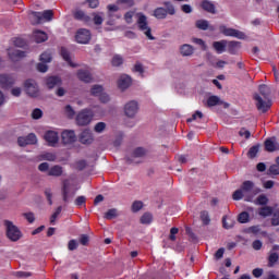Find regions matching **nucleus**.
<instances>
[{"mask_svg": "<svg viewBox=\"0 0 279 279\" xmlns=\"http://www.w3.org/2000/svg\"><path fill=\"white\" fill-rule=\"evenodd\" d=\"M4 226L7 229V238L13 242L20 241L21 236H23L21 229L10 220H4Z\"/></svg>", "mask_w": 279, "mask_h": 279, "instance_id": "obj_1", "label": "nucleus"}, {"mask_svg": "<svg viewBox=\"0 0 279 279\" xmlns=\"http://www.w3.org/2000/svg\"><path fill=\"white\" fill-rule=\"evenodd\" d=\"M253 99L255 101V106L258 112H263L265 114V112H268L271 109V106H272L271 98H263L258 96V93H255L253 95Z\"/></svg>", "mask_w": 279, "mask_h": 279, "instance_id": "obj_2", "label": "nucleus"}, {"mask_svg": "<svg viewBox=\"0 0 279 279\" xmlns=\"http://www.w3.org/2000/svg\"><path fill=\"white\" fill-rule=\"evenodd\" d=\"M137 26L140 32H143V34H145L148 40H156V37L151 35V27H149V24H147V16L145 14L143 13L138 14Z\"/></svg>", "mask_w": 279, "mask_h": 279, "instance_id": "obj_3", "label": "nucleus"}, {"mask_svg": "<svg viewBox=\"0 0 279 279\" xmlns=\"http://www.w3.org/2000/svg\"><path fill=\"white\" fill-rule=\"evenodd\" d=\"M165 5L167 9L165 8H157L154 10V16L156 19L162 20V19H167V14H175V8L173 7V4H171V2H165Z\"/></svg>", "mask_w": 279, "mask_h": 279, "instance_id": "obj_4", "label": "nucleus"}, {"mask_svg": "<svg viewBox=\"0 0 279 279\" xmlns=\"http://www.w3.org/2000/svg\"><path fill=\"white\" fill-rule=\"evenodd\" d=\"M93 121V111L90 109H83L76 116L77 125L84 126L88 125Z\"/></svg>", "mask_w": 279, "mask_h": 279, "instance_id": "obj_5", "label": "nucleus"}, {"mask_svg": "<svg viewBox=\"0 0 279 279\" xmlns=\"http://www.w3.org/2000/svg\"><path fill=\"white\" fill-rule=\"evenodd\" d=\"M32 16L34 19V23L37 25L43 23V21H51L53 19V11L46 10L44 12H32Z\"/></svg>", "mask_w": 279, "mask_h": 279, "instance_id": "obj_6", "label": "nucleus"}, {"mask_svg": "<svg viewBox=\"0 0 279 279\" xmlns=\"http://www.w3.org/2000/svg\"><path fill=\"white\" fill-rule=\"evenodd\" d=\"M220 32L223 36H231L232 38H238L239 40H245V33L235 29V28H228L225 25L220 26Z\"/></svg>", "mask_w": 279, "mask_h": 279, "instance_id": "obj_7", "label": "nucleus"}, {"mask_svg": "<svg viewBox=\"0 0 279 279\" xmlns=\"http://www.w3.org/2000/svg\"><path fill=\"white\" fill-rule=\"evenodd\" d=\"M38 143V137H36V134L29 133L26 136H20L17 137V145L20 147H27V145H36Z\"/></svg>", "mask_w": 279, "mask_h": 279, "instance_id": "obj_8", "label": "nucleus"}, {"mask_svg": "<svg viewBox=\"0 0 279 279\" xmlns=\"http://www.w3.org/2000/svg\"><path fill=\"white\" fill-rule=\"evenodd\" d=\"M75 39L80 45H88V43H90V31L86 28H80L76 32Z\"/></svg>", "mask_w": 279, "mask_h": 279, "instance_id": "obj_9", "label": "nucleus"}, {"mask_svg": "<svg viewBox=\"0 0 279 279\" xmlns=\"http://www.w3.org/2000/svg\"><path fill=\"white\" fill-rule=\"evenodd\" d=\"M24 88L29 97H38V84L36 81L28 78L24 83Z\"/></svg>", "mask_w": 279, "mask_h": 279, "instance_id": "obj_10", "label": "nucleus"}, {"mask_svg": "<svg viewBox=\"0 0 279 279\" xmlns=\"http://www.w3.org/2000/svg\"><path fill=\"white\" fill-rule=\"evenodd\" d=\"M138 112V102L135 100L129 101L124 106V114L129 117L130 119H134L136 117V113Z\"/></svg>", "mask_w": 279, "mask_h": 279, "instance_id": "obj_11", "label": "nucleus"}, {"mask_svg": "<svg viewBox=\"0 0 279 279\" xmlns=\"http://www.w3.org/2000/svg\"><path fill=\"white\" fill-rule=\"evenodd\" d=\"M279 260V245L275 244L268 253V267H276Z\"/></svg>", "mask_w": 279, "mask_h": 279, "instance_id": "obj_12", "label": "nucleus"}, {"mask_svg": "<svg viewBox=\"0 0 279 279\" xmlns=\"http://www.w3.org/2000/svg\"><path fill=\"white\" fill-rule=\"evenodd\" d=\"M16 84V78L9 74H2L0 75V86L1 88H4L8 90V88H12Z\"/></svg>", "mask_w": 279, "mask_h": 279, "instance_id": "obj_13", "label": "nucleus"}, {"mask_svg": "<svg viewBox=\"0 0 279 279\" xmlns=\"http://www.w3.org/2000/svg\"><path fill=\"white\" fill-rule=\"evenodd\" d=\"M265 150L272 154V151H279V143L276 136L269 137L264 142Z\"/></svg>", "mask_w": 279, "mask_h": 279, "instance_id": "obj_14", "label": "nucleus"}, {"mask_svg": "<svg viewBox=\"0 0 279 279\" xmlns=\"http://www.w3.org/2000/svg\"><path fill=\"white\" fill-rule=\"evenodd\" d=\"M61 141H62L63 145H72V143H75V141H77L75 131H73V130L63 131L61 134Z\"/></svg>", "mask_w": 279, "mask_h": 279, "instance_id": "obj_15", "label": "nucleus"}, {"mask_svg": "<svg viewBox=\"0 0 279 279\" xmlns=\"http://www.w3.org/2000/svg\"><path fill=\"white\" fill-rule=\"evenodd\" d=\"M44 138L50 147H56V145H58L59 137L58 132L56 131H47Z\"/></svg>", "mask_w": 279, "mask_h": 279, "instance_id": "obj_16", "label": "nucleus"}, {"mask_svg": "<svg viewBox=\"0 0 279 279\" xmlns=\"http://www.w3.org/2000/svg\"><path fill=\"white\" fill-rule=\"evenodd\" d=\"M207 106L208 108H213L215 106H223V108H230V104L221 100L219 96H210L207 99Z\"/></svg>", "mask_w": 279, "mask_h": 279, "instance_id": "obj_17", "label": "nucleus"}, {"mask_svg": "<svg viewBox=\"0 0 279 279\" xmlns=\"http://www.w3.org/2000/svg\"><path fill=\"white\" fill-rule=\"evenodd\" d=\"M78 141L82 145H90L94 141L93 132L90 130H84L78 136Z\"/></svg>", "mask_w": 279, "mask_h": 279, "instance_id": "obj_18", "label": "nucleus"}, {"mask_svg": "<svg viewBox=\"0 0 279 279\" xmlns=\"http://www.w3.org/2000/svg\"><path fill=\"white\" fill-rule=\"evenodd\" d=\"M131 85L132 77L126 74L120 76V78L118 80V88H120V90H126V88H130Z\"/></svg>", "mask_w": 279, "mask_h": 279, "instance_id": "obj_19", "label": "nucleus"}, {"mask_svg": "<svg viewBox=\"0 0 279 279\" xmlns=\"http://www.w3.org/2000/svg\"><path fill=\"white\" fill-rule=\"evenodd\" d=\"M62 85V78L60 76H48L46 77V86L47 88H56V86Z\"/></svg>", "mask_w": 279, "mask_h": 279, "instance_id": "obj_20", "label": "nucleus"}, {"mask_svg": "<svg viewBox=\"0 0 279 279\" xmlns=\"http://www.w3.org/2000/svg\"><path fill=\"white\" fill-rule=\"evenodd\" d=\"M239 49H241V41H227V51L231 53V56H236Z\"/></svg>", "mask_w": 279, "mask_h": 279, "instance_id": "obj_21", "label": "nucleus"}, {"mask_svg": "<svg viewBox=\"0 0 279 279\" xmlns=\"http://www.w3.org/2000/svg\"><path fill=\"white\" fill-rule=\"evenodd\" d=\"M60 53L63 60L68 62L69 66H71L72 69H77V63H73V61L71 60V52H69L65 47H61Z\"/></svg>", "mask_w": 279, "mask_h": 279, "instance_id": "obj_22", "label": "nucleus"}, {"mask_svg": "<svg viewBox=\"0 0 279 279\" xmlns=\"http://www.w3.org/2000/svg\"><path fill=\"white\" fill-rule=\"evenodd\" d=\"M202 9L209 14H217V8L210 0H203L201 3Z\"/></svg>", "mask_w": 279, "mask_h": 279, "instance_id": "obj_23", "label": "nucleus"}, {"mask_svg": "<svg viewBox=\"0 0 279 279\" xmlns=\"http://www.w3.org/2000/svg\"><path fill=\"white\" fill-rule=\"evenodd\" d=\"M233 199L235 202H239V199H243V197H245V202H252V199H254V196L253 195H247L245 194V192L240 189V190H236L233 195H232Z\"/></svg>", "mask_w": 279, "mask_h": 279, "instance_id": "obj_24", "label": "nucleus"}, {"mask_svg": "<svg viewBox=\"0 0 279 279\" xmlns=\"http://www.w3.org/2000/svg\"><path fill=\"white\" fill-rule=\"evenodd\" d=\"M258 96L264 99H271V87L267 86L266 84H262L258 86Z\"/></svg>", "mask_w": 279, "mask_h": 279, "instance_id": "obj_25", "label": "nucleus"}, {"mask_svg": "<svg viewBox=\"0 0 279 279\" xmlns=\"http://www.w3.org/2000/svg\"><path fill=\"white\" fill-rule=\"evenodd\" d=\"M77 77L81 82H85V84H90V82H93V75L86 70H78Z\"/></svg>", "mask_w": 279, "mask_h": 279, "instance_id": "obj_26", "label": "nucleus"}, {"mask_svg": "<svg viewBox=\"0 0 279 279\" xmlns=\"http://www.w3.org/2000/svg\"><path fill=\"white\" fill-rule=\"evenodd\" d=\"M33 36H34L35 43L37 44L47 43V40H49V36H47V33L43 31H35L33 33Z\"/></svg>", "mask_w": 279, "mask_h": 279, "instance_id": "obj_27", "label": "nucleus"}, {"mask_svg": "<svg viewBox=\"0 0 279 279\" xmlns=\"http://www.w3.org/2000/svg\"><path fill=\"white\" fill-rule=\"evenodd\" d=\"M180 53H181V56L189 58V57L193 56V53H195V48L189 44H184L180 48Z\"/></svg>", "mask_w": 279, "mask_h": 279, "instance_id": "obj_28", "label": "nucleus"}, {"mask_svg": "<svg viewBox=\"0 0 279 279\" xmlns=\"http://www.w3.org/2000/svg\"><path fill=\"white\" fill-rule=\"evenodd\" d=\"M213 47L217 53H223V51H226V47H228V40L222 39L220 41H214Z\"/></svg>", "mask_w": 279, "mask_h": 279, "instance_id": "obj_29", "label": "nucleus"}, {"mask_svg": "<svg viewBox=\"0 0 279 279\" xmlns=\"http://www.w3.org/2000/svg\"><path fill=\"white\" fill-rule=\"evenodd\" d=\"M62 173H64V170L61 166H58V165L51 167L48 171V175H51L53 178H60Z\"/></svg>", "mask_w": 279, "mask_h": 279, "instance_id": "obj_30", "label": "nucleus"}, {"mask_svg": "<svg viewBox=\"0 0 279 279\" xmlns=\"http://www.w3.org/2000/svg\"><path fill=\"white\" fill-rule=\"evenodd\" d=\"M9 58L13 62H16L17 60H21V58H25V51L23 50L9 51Z\"/></svg>", "mask_w": 279, "mask_h": 279, "instance_id": "obj_31", "label": "nucleus"}, {"mask_svg": "<svg viewBox=\"0 0 279 279\" xmlns=\"http://www.w3.org/2000/svg\"><path fill=\"white\" fill-rule=\"evenodd\" d=\"M75 21H83V23H90V16L86 15V13L82 10H78L74 13Z\"/></svg>", "mask_w": 279, "mask_h": 279, "instance_id": "obj_32", "label": "nucleus"}, {"mask_svg": "<svg viewBox=\"0 0 279 279\" xmlns=\"http://www.w3.org/2000/svg\"><path fill=\"white\" fill-rule=\"evenodd\" d=\"M235 223L236 221H234V219L228 218V216L222 217V227L225 228V230H230L234 228Z\"/></svg>", "mask_w": 279, "mask_h": 279, "instance_id": "obj_33", "label": "nucleus"}, {"mask_svg": "<svg viewBox=\"0 0 279 279\" xmlns=\"http://www.w3.org/2000/svg\"><path fill=\"white\" fill-rule=\"evenodd\" d=\"M195 25L197 29H202L203 32H206V29H213V26H210L207 20H197Z\"/></svg>", "mask_w": 279, "mask_h": 279, "instance_id": "obj_34", "label": "nucleus"}, {"mask_svg": "<svg viewBox=\"0 0 279 279\" xmlns=\"http://www.w3.org/2000/svg\"><path fill=\"white\" fill-rule=\"evenodd\" d=\"M242 192H244V195H247V193H252L254 191V182L252 181H244L241 186Z\"/></svg>", "mask_w": 279, "mask_h": 279, "instance_id": "obj_35", "label": "nucleus"}, {"mask_svg": "<svg viewBox=\"0 0 279 279\" xmlns=\"http://www.w3.org/2000/svg\"><path fill=\"white\" fill-rule=\"evenodd\" d=\"M147 156V149L137 147L132 153V158H145Z\"/></svg>", "mask_w": 279, "mask_h": 279, "instance_id": "obj_36", "label": "nucleus"}, {"mask_svg": "<svg viewBox=\"0 0 279 279\" xmlns=\"http://www.w3.org/2000/svg\"><path fill=\"white\" fill-rule=\"evenodd\" d=\"M259 151H260V144H256L248 149L247 156L248 158H251V160H254V158H256Z\"/></svg>", "mask_w": 279, "mask_h": 279, "instance_id": "obj_37", "label": "nucleus"}, {"mask_svg": "<svg viewBox=\"0 0 279 279\" xmlns=\"http://www.w3.org/2000/svg\"><path fill=\"white\" fill-rule=\"evenodd\" d=\"M101 94H104V86L101 85H94L90 89V95L93 97H99Z\"/></svg>", "mask_w": 279, "mask_h": 279, "instance_id": "obj_38", "label": "nucleus"}, {"mask_svg": "<svg viewBox=\"0 0 279 279\" xmlns=\"http://www.w3.org/2000/svg\"><path fill=\"white\" fill-rule=\"evenodd\" d=\"M255 204H257L258 206H267V204H269V198H267V195L260 194L256 198Z\"/></svg>", "mask_w": 279, "mask_h": 279, "instance_id": "obj_39", "label": "nucleus"}, {"mask_svg": "<svg viewBox=\"0 0 279 279\" xmlns=\"http://www.w3.org/2000/svg\"><path fill=\"white\" fill-rule=\"evenodd\" d=\"M201 221L203 222V226L210 225V215L208 214V211H201Z\"/></svg>", "mask_w": 279, "mask_h": 279, "instance_id": "obj_40", "label": "nucleus"}, {"mask_svg": "<svg viewBox=\"0 0 279 279\" xmlns=\"http://www.w3.org/2000/svg\"><path fill=\"white\" fill-rule=\"evenodd\" d=\"M260 217H270V215H274V209L269 206L262 207L259 210Z\"/></svg>", "mask_w": 279, "mask_h": 279, "instance_id": "obj_41", "label": "nucleus"}, {"mask_svg": "<svg viewBox=\"0 0 279 279\" xmlns=\"http://www.w3.org/2000/svg\"><path fill=\"white\" fill-rule=\"evenodd\" d=\"M238 221H239V223H248V221H250V214L247 211H242L238 216Z\"/></svg>", "mask_w": 279, "mask_h": 279, "instance_id": "obj_42", "label": "nucleus"}, {"mask_svg": "<svg viewBox=\"0 0 279 279\" xmlns=\"http://www.w3.org/2000/svg\"><path fill=\"white\" fill-rule=\"evenodd\" d=\"M154 217L151 216V214L149 213H145L142 217H141V223L143 225H149L151 223Z\"/></svg>", "mask_w": 279, "mask_h": 279, "instance_id": "obj_43", "label": "nucleus"}, {"mask_svg": "<svg viewBox=\"0 0 279 279\" xmlns=\"http://www.w3.org/2000/svg\"><path fill=\"white\" fill-rule=\"evenodd\" d=\"M112 66H121L123 64V57L116 54L111 60Z\"/></svg>", "mask_w": 279, "mask_h": 279, "instance_id": "obj_44", "label": "nucleus"}, {"mask_svg": "<svg viewBox=\"0 0 279 279\" xmlns=\"http://www.w3.org/2000/svg\"><path fill=\"white\" fill-rule=\"evenodd\" d=\"M62 197H63V202H69V183L63 182V186H62Z\"/></svg>", "mask_w": 279, "mask_h": 279, "instance_id": "obj_45", "label": "nucleus"}, {"mask_svg": "<svg viewBox=\"0 0 279 279\" xmlns=\"http://www.w3.org/2000/svg\"><path fill=\"white\" fill-rule=\"evenodd\" d=\"M142 209H143V202L141 201L133 202L131 207L132 213H138Z\"/></svg>", "mask_w": 279, "mask_h": 279, "instance_id": "obj_46", "label": "nucleus"}, {"mask_svg": "<svg viewBox=\"0 0 279 279\" xmlns=\"http://www.w3.org/2000/svg\"><path fill=\"white\" fill-rule=\"evenodd\" d=\"M267 175H279V166L278 165H271L269 169L267 170Z\"/></svg>", "mask_w": 279, "mask_h": 279, "instance_id": "obj_47", "label": "nucleus"}, {"mask_svg": "<svg viewBox=\"0 0 279 279\" xmlns=\"http://www.w3.org/2000/svg\"><path fill=\"white\" fill-rule=\"evenodd\" d=\"M60 213H62V206H59L56 211L51 215L50 217V223L53 226V223H56V220L58 219V217L60 216Z\"/></svg>", "mask_w": 279, "mask_h": 279, "instance_id": "obj_48", "label": "nucleus"}, {"mask_svg": "<svg viewBox=\"0 0 279 279\" xmlns=\"http://www.w3.org/2000/svg\"><path fill=\"white\" fill-rule=\"evenodd\" d=\"M13 44L15 47H20L23 48L25 47V45H27V43L25 41V39L21 38V37H16L13 39Z\"/></svg>", "mask_w": 279, "mask_h": 279, "instance_id": "obj_49", "label": "nucleus"}, {"mask_svg": "<svg viewBox=\"0 0 279 279\" xmlns=\"http://www.w3.org/2000/svg\"><path fill=\"white\" fill-rule=\"evenodd\" d=\"M23 217H24V219H26V221H28V223H34V221H36V216H34V213H32V211L24 213Z\"/></svg>", "mask_w": 279, "mask_h": 279, "instance_id": "obj_50", "label": "nucleus"}, {"mask_svg": "<svg viewBox=\"0 0 279 279\" xmlns=\"http://www.w3.org/2000/svg\"><path fill=\"white\" fill-rule=\"evenodd\" d=\"M40 62H51V52H47L45 51L44 53L40 54V58H39Z\"/></svg>", "mask_w": 279, "mask_h": 279, "instance_id": "obj_51", "label": "nucleus"}, {"mask_svg": "<svg viewBox=\"0 0 279 279\" xmlns=\"http://www.w3.org/2000/svg\"><path fill=\"white\" fill-rule=\"evenodd\" d=\"M65 114L69 119H73V117H75V110L73 107H71V105L65 106Z\"/></svg>", "mask_w": 279, "mask_h": 279, "instance_id": "obj_52", "label": "nucleus"}, {"mask_svg": "<svg viewBox=\"0 0 279 279\" xmlns=\"http://www.w3.org/2000/svg\"><path fill=\"white\" fill-rule=\"evenodd\" d=\"M193 43H195V45H199V47H202L203 51H206V49H208V46L206 45V41H204L201 38H193Z\"/></svg>", "mask_w": 279, "mask_h": 279, "instance_id": "obj_53", "label": "nucleus"}, {"mask_svg": "<svg viewBox=\"0 0 279 279\" xmlns=\"http://www.w3.org/2000/svg\"><path fill=\"white\" fill-rule=\"evenodd\" d=\"M197 117H198V119H204V113H202V111H195V113L191 118L187 119V123L196 121Z\"/></svg>", "mask_w": 279, "mask_h": 279, "instance_id": "obj_54", "label": "nucleus"}, {"mask_svg": "<svg viewBox=\"0 0 279 279\" xmlns=\"http://www.w3.org/2000/svg\"><path fill=\"white\" fill-rule=\"evenodd\" d=\"M45 195H46V198L49 203V206H52L53 205V199H52L53 194L51 193V189H46L45 190Z\"/></svg>", "mask_w": 279, "mask_h": 279, "instance_id": "obj_55", "label": "nucleus"}, {"mask_svg": "<svg viewBox=\"0 0 279 279\" xmlns=\"http://www.w3.org/2000/svg\"><path fill=\"white\" fill-rule=\"evenodd\" d=\"M271 226H279V210L272 213Z\"/></svg>", "mask_w": 279, "mask_h": 279, "instance_id": "obj_56", "label": "nucleus"}, {"mask_svg": "<svg viewBox=\"0 0 279 279\" xmlns=\"http://www.w3.org/2000/svg\"><path fill=\"white\" fill-rule=\"evenodd\" d=\"M114 217H117V209L112 208L109 209L106 214H105V219H114Z\"/></svg>", "mask_w": 279, "mask_h": 279, "instance_id": "obj_57", "label": "nucleus"}, {"mask_svg": "<svg viewBox=\"0 0 279 279\" xmlns=\"http://www.w3.org/2000/svg\"><path fill=\"white\" fill-rule=\"evenodd\" d=\"M32 118L35 120L43 119V110L36 108L32 112Z\"/></svg>", "mask_w": 279, "mask_h": 279, "instance_id": "obj_58", "label": "nucleus"}, {"mask_svg": "<svg viewBox=\"0 0 279 279\" xmlns=\"http://www.w3.org/2000/svg\"><path fill=\"white\" fill-rule=\"evenodd\" d=\"M95 132H97L98 134H101V132H104V130H106V123L105 122H98L95 128H94Z\"/></svg>", "mask_w": 279, "mask_h": 279, "instance_id": "obj_59", "label": "nucleus"}, {"mask_svg": "<svg viewBox=\"0 0 279 279\" xmlns=\"http://www.w3.org/2000/svg\"><path fill=\"white\" fill-rule=\"evenodd\" d=\"M74 204L75 206H86V196H77Z\"/></svg>", "mask_w": 279, "mask_h": 279, "instance_id": "obj_60", "label": "nucleus"}, {"mask_svg": "<svg viewBox=\"0 0 279 279\" xmlns=\"http://www.w3.org/2000/svg\"><path fill=\"white\" fill-rule=\"evenodd\" d=\"M56 154L46 153L44 154V160H48L49 162H56Z\"/></svg>", "mask_w": 279, "mask_h": 279, "instance_id": "obj_61", "label": "nucleus"}, {"mask_svg": "<svg viewBox=\"0 0 279 279\" xmlns=\"http://www.w3.org/2000/svg\"><path fill=\"white\" fill-rule=\"evenodd\" d=\"M87 166H88V163L86 162V160H78L76 162V169L78 171H84V169H86Z\"/></svg>", "mask_w": 279, "mask_h": 279, "instance_id": "obj_62", "label": "nucleus"}, {"mask_svg": "<svg viewBox=\"0 0 279 279\" xmlns=\"http://www.w3.org/2000/svg\"><path fill=\"white\" fill-rule=\"evenodd\" d=\"M186 234L193 241L194 243H197V235L193 233V230L191 228H186Z\"/></svg>", "mask_w": 279, "mask_h": 279, "instance_id": "obj_63", "label": "nucleus"}, {"mask_svg": "<svg viewBox=\"0 0 279 279\" xmlns=\"http://www.w3.org/2000/svg\"><path fill=\"white\" fill-rule=\"evenodd\" d=\"M76 247H77V241L70 240L68 243V250H70V252H73L75 251Z\"/></svg>", "mask_w": 279, "mask_h": 279, "instance_id": "obj_64", "label": "nucleus"}]
</instances>
